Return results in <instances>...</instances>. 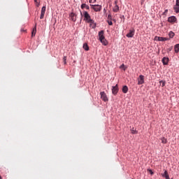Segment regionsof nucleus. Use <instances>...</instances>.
Listing matches in <instances>:
<instances>
[{"label":"nucleus","mask_w":179,"mask_h":179,"mask_svg":"<svg viewBox=\"0 0 179 179\" xmlns=\"http://www.w3.org/2000/svg\"><path fill=\"white\" fill-rule=\"evenodd\" d=\"M168 22H169V23H176V22H177V17L175 16L169 17L168 18Z\"/></svg>","instance_id":"9"},{"label":"nucleus","mask_w":179,"mask_h":179,"mask_svg":"<svg viewBox=\"0 0 179 179\" xmlns=\"http://www.w3.org/2000/svg\"><path fill=\"white\" fill-rule=\"evenodd\" d=\"M118 10H120V7L118 6V5H115L113 8V12H118Z\"/></svg>","instance_id":"21"},{"label":"nucleus","mask_w":179,"mask_h":179,"mask_svg":"<svg viewBox=\"0 0 179 179\" xmlns=\"http://www.w3.org/2000/svg\"><path fill=\"white\" fill-rule=\"evenodd\" d=\"M87 23H90V26L92 29H96V23H94V20L91 19Z\"/></svg>","instance_id":"10"},{"label":"nucleus","mask_w":179,"mask_h":179,"mask_svg":"<svg viewBox=\"0 0 179 179\" xmlns=\"http://www.w3.org/2000/svg\"><path fill=\"white\" fill-rule=\"evenodd\" d=\"M162 176L164 177L166 179H170V176H169V172L167 171H164V173H162Z\"/></svg>","instance_id":"12"},{"label":"nucleus","mask_w":179,"mask_h":179,"mask_svg":"<svg viewBox=\"0 0 179 179\" xmlns=\"http://www.w3.org/2000/svg\"><path fill=\"white\" fill-rule=\"evenodd\" d=\"M131 134H138V131H136V129H135V128H134V127L131 129Z\"/></svg>","instance_id":"24"},{"label":"nucleus","mask_w":179,"mask_h":179,"mask_svg":"<svg viewBox=\"0 0 179 179\" xmlns=\"http://www.w3.org/2000/svg\"><path fill=\"white\" fill-rule=\"evenodd\" d=\"M118 84H117L115 86L112 87V93L115 96L117 93H118Z\"/></svg>","instance_id":"6"},{"label":"nucleus","mask_w":179,"mask_h":179,"mask_svg":"<svg viewBox=\"0 0 179 179\" xmlns=\"http://www.w3.org/2000/svg\"><path fill=\"white\" fill-rule=\"evenodd\" d=\"M80 15H82V12L80 13Z\"/></svg>","instance_id":"37"},{"label":"nucleus","mask_w":179,"mask_h":179,"mask_svg":"<svg viewBox=\"0 0 179 179\" xmlns=\"http://www.w3.org/2000/svg\"><path fill=\"white\" fill-rule=\"evenodd\" d=\"M161 141H162V143H164V144H166L167 143V138H164V137H162L161 138Z\"/></svg>","instance_id":"22"},{"label":"nucleus","mask_w":179,"mask_h":179,"mask_svg":"<svg viewBox=\"0 0 179 179\" xmlns=\"http://www.w3.org/2000/svg\"><path fill=\"white\" fill-rule=\"evenodd\" d=\"M0 179H2V176H0Z\"/></svg>","instance_id":"35"},{"label":"nucleus","mask_w":179,"mask_h":179,"mask_svg":"<svg viewBox=\"0 0 179 179\" xmlns=\"http://www.w3.org/2000/svg\"><path fill=\"white\" fill-rule=\"evenodd\" d=\"M85 9H87V10H89V9H90V7H89V6H87L86 3H83V4L81 5V8H82V9H85Z\"/></svg>","instance_id":"15"},{"label":"nucleus","mask_w":179,"mask_h":179,"mask_svg":"<svg viewBox=\"0 0 179 179\" xmlns=\"http://www.w3.org/2000/svg\"><path fill=\"white\" fill-rule=\"evenodd\" d=\"M63 62H64V65H66V56H64L63 57Z\"/></svg>","instance_id":"27"},{"label":"nucleus","mask_w":179,"mask_h":179,"mask_svg":"<svg viewBox=\"0 0 179 179\" xmlns=\"http://www.w3.org/2000/svg\"><path fill=\"white\" fill-rule=\"evenodd\" d=\"M175 52H179V44H176L174 47Z\"/></svg>","instance_id":"20"},{"label":"nucleus","mask_w":179,"mask_h":179,"mask_svg":"<svg viewBox=\"0 0 179 179\" xmlns=\"http://www.w3.org/2000/svg\"><path fill=\"white\" fill-rule=\"evenodd\" d=\"M110 15H108V17H110Z\"/></svg>","instance_id":"38"},{"label":"nucleus","mask_w":179,"mask_h":179,"mask_svg":"<svg viewBox=\"0 0 179 179\" xmlns=\"http://www.w3.org/2000/svg\"><path fill=\"white\" fill-rule=\"evenodd\" d=\"M169 12V10H165V11L164 12V15H166V13H167Z\"/></svg>","instance_id":"33"},{"label":"nucleus","mask_w":179,"mask_h":179,"mask_svg":"<svg viewBox=\"0 0 179 179\" xmlns=\"http://www.w3.org/2000/svg\"><path fill=\"white\" fill-rule=\"evenodd\" d=\"M169 36L170 38H173V37H174V36H175V34L173 31H170L169 34Z\"/></svg>","instance_id":"25"},{"label":"nucleus","mask_w":179,"mask_h":179,"mask_svg":"<svg viewBox=\"0 0 179 179\" xmlns=\"http://www.w3.org/2000/svg\"><path fill=\"white\" fill-rule=\"evenodd\" d=\"M155 40H157L158 41H167L169 39L164 37L156 36Z\"/></svg>","instance_id":"11"},{"label":"nucleus","mask_w":179,"mask_h":179,"mask_svg":"<svg viewBox=\"0 0 179 179\" xmlns=\"http://www.w3.org/2000/svg\"><path fill=\"white\" fill-rule=\"evenodd\" d=\"M148 171L151 174V176H153L154 173L153 171H152V169H149Z\"/></svg>","instance_id":"29"},{"label":"nucleus","mask_w":179,"mask_h":179,"mask_svg":"<svg viewBox=\"0 0 179 179\" xmlns=\"http://www.w3.org/2000/svg\"><path fill=\"white\" fill-rule=\"evenodd\" d=\"M176 5L177 6H179V0H176Z\"/></svg>","instance_id":"31"},{"label":"nucleus","mask_w":179,"mask_h":179,"mask_svg":"<svg viewBox=\"0 0 179 179\" xmlns=\"http://www.w3.org/2000/svg\"><path fill=\"white\" fill-rule=\"evenodd\" d=\"M145 83V76L140 75L138 78V85H143Z\"/></svg>","instance_id":"4"},{"label":"nucleus","mask_w":179,"mask_h":179,"mask_svg":"<svg viewBox=\"0 0 179 179\" xmlns=\"http://www.w3.org/2000/svg\"><path fill=\"white\" fill-rule=\"evenodd\" d=\"M45 6H43L41 8L40 19H44V15H45Z\"/></svg>","instance_id":"8"},{"label":"nucleus","mask_w":179,"mask_h":179,"mask_svg":"<svg viewBox=\"0 0 179 179\" xmlns=\"http://www.w3.org/2000/svg\"><path fill=\"white\" fill-rule=\"evenodd\" d=\"M173 10L176 12V13H179V6L175 5L173 6Z\"/></svg>","instance_id":"17"},{"label":"nucleus","mask_w":179,"mask_h":179,"mask_svg":"<svg viewBox=\"0 0 179 179\" xmlns=\"http://www.w3.org/2000/svg\"><path fill=\"white\" fill-rule=\"evenodd\" d=\"M120 69H122L123 71H127V66H125V65L124 64H122L120 66Z\"/></svg>","instance_id":"23"},{"label":"nucleus","mask_w":179,"mask_h":179,"mask_svg":"<svg viewBox=\"0 0 179 179\" xmlns=\"http://www.w3.org/2000/svg\"><path fill=\"white\" fill-rule=\"evenodd\" d=\"M108 23L109 26H113V22L112 21H108Z\"/></svg>","instance_id":"30"},{"label":"nucleus","mask_w":179,"mask_h":179,"mask_svg":"<svg viewBox=\"0 0 179 179\" xmlns=\"http://www.w3.org/2000/svg\"><path fill=\"white\" fill-rule=\"evenodd\" d=\"M83 16L85 17V20H86L87 23L92 20V17H90V15H89V13L87 11L83 12Z\"/></svg>","instance_id":"3"},{"label":"nucleus","mask_w":179,"mask_h":179,"mask_svg":"<svg viewBox=\"0 0 179 179\" xmlns=\"http://www.w3.org/2000/svg\"><path fill=\"white\" fill-rule=\"evenodd\" d=\"M135 36V29H131L129 30V33H128L126 36L128 37L129 38H131Z\"/></svg>","instance_id":"7"},{"label":"nucleus","mask_w":179,"mask_h":179,"mask_svg":"<svg viewBox=\"0 0 179 179\" xmlns=\"http://www.w3.org/2000/svg\"><path fill=\"white\" fill-rule=\"evenodd\" d=\"M162 63H163L164 65H167V64H169V58L164 57L162 59Z\"/></svg>","instance_id":"14"},{"label":"nucleus","mask_w":179,"mask_h":179,"mask_svg":"<svg viewBox=\"0 0 179 179\" xmlns=\"http://www.w3.org/2000/svg\"><path fill=\"white\" fill-rule=\"evenodd\" d=\"M83 47L85 51H89V45H87V43H84Z\"/></svg>","instance_id":"19"},{"label":"nucleus","mask_w":179,"mask_h":179,"mask_svg":"<svg viewBox=\"0 0 179 179\" xmlns=\"http://www.w3.org/2000/svg\"><path fill=\"white\" fill-rule=\"evenodd\" d=\"M100 95H101V99L103 101H108V98H107V94H106V92H100Z\"/></svg>","instance_id":"5"},{"label":"nucleus","mask_w":179,"mask_h":179,"mask_svg":"<svg viewBox=\"0 0 179 179\" xmlns=\"http://www.w3.org/2000/svg\"><path fill=\"white\" fill-rule=\"evenodd\" d=\"M91 8L94 10V12H100L102 9L101 5L96 4V5H90Z\"/></svg>","instance_id":"2"},{"label":"nucleus","mask_w":179,"mask_h":179,"mask_svg":"<svg viewBox=\"0 0 179 179\" xmlns=\"http://www.w3.org/2000/svg\"><path fill=\"white\" fill-rule=\"evenodd\" d=\"M115 3L117 4V1H115Z\"/></svg>","instance_id":"36"},{"label":"nucleus","mask_w":179,"mask_h":179,"mask_svg":"<svg viewBox=\"0 0 179 179\" xmlns=\"http://www.w3.org/2000/svg\"><path fill=\"white\" fill-rule=\"evenodd\" d=\"M99 40L101 41L103 45H107L108 44V42L104 36V31H101L99 32Z\"/></svg>","instance_id":"1"},{"label":"nucleus","mask_w":179,"mask_h":179,"mask_svg":"<svg viewBox=\"0 0 179 179\" xmlns=\"http://www.w3.org/2000/svg\"><path fill=\"white\" fill-rule=\"evenodd\" d=\"M96 0H89L90 3H96Z\"/></svg>","instance_id":"28"},{"label":"nucleus","mask_w":179,"mask_h":179,"mask_svg":"<svg viewBox=\"0 0 179 179\" xmlns=\"http://www.w3.org/2000/svg\"><path fill=\"white\" fill-rule=\"evenodd\" d=\"M122 92L126 94L128 93V87L127 85L123 86Z\"/></svg>","instance_id":"18"},{"label":"nucleus","mask_w":179,"mask_h":179,"mask_svg":"<svg viewBox=\"0 0 179 179\" xmlns=\"http://www.w3.org/2000/svg\"><path fill=\"white\" fill-rule=\"evenodd\" d=\"M34 2H36V3H38V4H37V6H39L40 3H38V2H37V0H34Z\"/></svg>","instance_id":"32"},{"label":"nucleus","mask_w":179,"mask_h":179,"mask_svg":"<svg viewBox=\"0 0 179 179\" xmlns=\"http://www.w3.org/2000/svg\"><path fill=\"white\" fill-rule=\"evenodd\" d=\"M36 32H37V27L35 26L31 33V37H34V36H36Z\"/></svg>","instance_id":"16"},{"label":"nucleus","mask_w":179,"mask_h":179,"mask_svg":"<svg viewBox=\"0 0 179 179\" xmlns=\"http://www.w3.org/2000/svg\"><path fill=\"white\" fill-rule=\"evenodd\" d=\"M159 83L162 85V87H164V86H166V81L164 80L159 81Z\"/></svg>","instance_id":"26"},{"label":"nucleus","mask_w":179,"mask_h":179,"mask_svg":"<svg viewBox=\"0 0 179 179\" xmlns=\"http://www.w3.org/2000/svg\"><path fill=\"white\" fill-rule=\"evenodd\" d=\"M70 17H71V20L73 22H76V14H75L74 13H71L70 14Z\"/></svg>","instance_id":"13"},{"label":"nucleus","mask_w":179,"mask_h":179,"mask_svg":"<svg viewBox=\"0 0 179 179\" xmlns=\"http://www.w3.org/2000/svg\"><path fill=\"white\" fill-rule=\"evenodd\" d=\"M172 49H173V48H171V49H169V51H171Z\"/></svg>","instance_id":"34"}]
</instances>
